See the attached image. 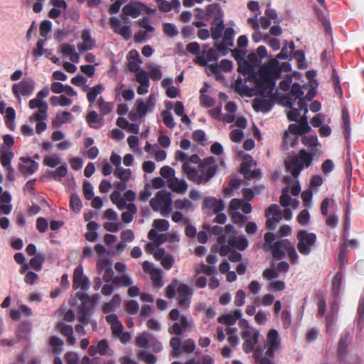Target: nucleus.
<instances>
[{
  "label": "nucleus",
  "instance_id": "nucleus-4",
  "mask_svg": "<svg viewBox=\"0 0 364 364\" xmlns=\"http://www.w3.org/2000/svg\"><path fill=\"white\" fill-rule=\"evenodd\" d=\"M272 257L277 259H283L287 254L292 264L299 263V255L295 247L288 239H282L273 243L271 248Z\"/></svg>",
  "mask_w": 364,
  "mask_h": 364
},
{
  "label": "nucleus",
  "instance_id": "nucleus-22",
  "mask_svg": "<svg viewBox=\"0 0 364 364\" xmlns=\"http://www.w3.org/2000/svg\"><path fill=\"white\" fill-rule=\"evenodd\" d=\"M168 187L175 193H184L188 189V183L183 179L173 177L169 180Z\"/></svg>",
  "mask_w": 364,
  "mask_h": 364
},
{
  "label": "nucleus",
  "instance_id": "nucleus-34",
  "mask_svg": "<svg viewBox=\"0 0 364 364\" xmlns=\"http://www.w3.org/2000/svg\"><path fill=\"white\" fill-rule=\"evenodd\" d=\"M133 281L127 274L114 277L112 279V284L116 287H130L132 285Z\"/></svg>",
  "mask_w": 364,
  "mask_h": 364
},
{
  "label": "nucleus",
  "instance_id": "nucleus-10",
  "mask_svg": "<svg viewBox=\"0 0 364 364\" xmlns=\"http://www.w3.org/2000/svg\"><path fill=\"white\" fill-rule=\"evenodd\" d=\"M73 286L75 289L81 288L83 291L90 288L89 279L83 275V269L81 266L77 267L74 270Z\"/></svg>",
  "mask_w": 364,
  "mask_h": 364
},
{
  "label": "nucleus",
  "instance_id": "nucleus-63",
  "mask_svg": "<svg viewBox=\"0 0 364 364\" xmlns=\"http://www.w3.org/2000/svg\"><path fill=\"white\" fill-rule=\"evenodd\" d=\"M214 360L210 355L203 356L201 360L191 358L188 360L185 364H213Z\"/></svg>",
  "mask_w": 364,
  "mask_h": 364
},
{
  "label": "nucleus",
  "instance_id": "nucleus-54",
  "mask_svg": "<svg viewBox=\"0 0 364 364\" xmlns=\"http://www.w3.org/2000/svg\"><path fill=\"white\" fill-rule=\"evenodd\" d=\"M139 360L144 361L148 364H154L156 362V357L152 354L147 353L144 350H141L138 354Z\"/></svg>",
  "mask_w": 364,
  "mask_h": 364
},
{
  "label": "nucleus",
  "instance_id": "nucleus-50",
  "mask_svg": "<svg viewBox=\"0 0 364 364\" xmlns=\"http://www.w3.org/2000/svg\"><path fill=\"white\" fill-rule=\"evenodd\" d=\"M264 244L262 247V249L264 252H270L275 240V235L271 232H268L264 234Z\"/></svg>",
  "mask_w": 364,
  "mask_h": 364
},
{
  "label": "nucleus",
  "instance_id": "nucleus-55",
  "mask_svg": "<svg viewBox=\"0 0 364 364\" xmlns=\"http://www.w3.org/2000/svg\"><path fill=\"white\" fill-rule=\"evenodd\" d=\"M139 309V304L135 300H129L125 304V311L132 315H135Z\"/></svg>",
  "mask_w": 364,
  "mask_h": 364
},
{
  "label": "nucleus",
  "instance_id": "nucleus-62",
  "mask_svg": "<svg viewBox=\"0 0 364 364\" xmlns=\"http://www.w3.org/2000/svg\"><path fill=\"white\" fill-rule=\"evenodd\" d=\"M161 115L163 117L164 123L167 127L173 128L175 127L176 124L171 112L165 110L162 112Z\"/></svg>",
  "mask_w": 364,
  "mask_h": 364
},
{
  "label": "nucleus",
  "instance_id": "nucleus-58",
  "mask_svg": "<svg viewBox=\"0 0 364 364\" xmlns=\"http://www.w3.org/2000/svg\"><path fill=\"white\" fill-rule=\"evenodd\" d=\"M163 31L169 37H174L178 33V31L175 25L170 23H165L163 24Z\"/></svg>",
  "mask_w": 364,
  "mask_h": 364
},
{
  "label": "nucleus",
  "instance_id": "nucleus-52",
  "mask_svg": "<svg viewBox=\"0 0 364 364\" xmlns=\"http://www.w3.org/2000/svg\"><path fill=\"white\" fill-rule=\"evenodd\" d=\"M293 57L297 61L298 68L299 69H304L307 67V65L306 64L305 62L304 52L303 50H298L294 51Z\"/></svg>",
  "mask_w": 364,
  "mask_h": 364
},
{
  "label": "nucleus",
  "instance_id": "nucleus-20",
  "mask_svg": "<svg viewBox=\"0 0 364 364\" xmlns=\"http://www.w3.org/2000/svg\"><path fill=\"white\" fill-rule=\"evenodd\" d=\"M242 316V311L240 309H235L233 311H231L228 314H225L220 316L218 318V321L220 323H223L225 325L232 326L234 325L237 320L240 319Z\"/></svg>",
  "mask_w": 364,
  "mask_h": 364
},
{
  "label": "nucleus",
  "instance_id": "nucleus-53",
  "mask_svg": "<svg viewBox=\"0 0 364 364\" xmlns=\"http://www.w3.org/2000/svg\"><path fill=\"white\" fill-rule=\"evenodd\" d=\"M136 81L145 87L149 86V79L148 73L143 70H140L136 74Z\"/></svg>",
  "mask_w": 364,
  "mask_h": 364
},
{
  "label": "nucleus",
  "instance_id": "nucleus-57",
  "mask_svg": "<svg viewBox=\"0 0 364 364\" xmlns=\"http://www.w3.org/2000/svg\"><path fill=\"white\" fill-rule=\"evenodd\" d=\"M235 31L232 28H227L224 31L223 41L230 47L233 46Z\"/></svg>",
  "mask_w": 364,
  "mask_h": 364
},
{
  "label": "nucleus",
  "instance_id": "nucleus-9",
  "mask_svg": "<svg viewBox=\"0 0 364 364\" xmlns=\"http://www.w3.org/2000/svg\"><path fill=\"white\" fill-rule=\"evenodd\" d=\"M178 294V306L183 309L190 307L193 291L191 288L185 284H181L177 287Z\"/></svg>",
  "mask_w": 364,
  "mask_h": 364
},
{
  "label": "nucleus",
  "instance_id": "nucleus-19",
  "mask_svg": "<svg viewBox=\"0 0 364 364\" xmlns=\"http://www.w3.org/2000/svg\"><path fill=\"white\" fill-rule=\"evenodd\" d=\"M350 333H344L341 335L338 343L337 354L340 362L343 361L348 353V346L350 341Z\"/></svg>",
  "mask_w": 364,
  "mask_h": 364
},
{
  "label": "nucleus",
  "instance_id": "nucleus-64",
  "mask_svg": "<svg viewBox=\"0 0 364 364\" xmlns=\"http://www.w3.org/2000/svg\"><path fill=\"white\" fill-rule=\"evenodd\" d=\"M65 360L66 364H78L79 358L76 353L70 351L65 354Z\"/></svg>",
  "mask_w": 364,
  "mask_h": 364
},
{
  "label": "nucleus",
  "instance_id": "nucleus-23",
  "mask_svg": "<svg viewBox=\"0 0 364 364\" xmlns=\"http://www.w3.org/2000/svg\"><path fill=\"white\" fill-rule=\"evenodd\" d=\"M31 331V323L28 321H23L18 327L16 331V337L18 340L29 341Z\"/></svg>",
  "mask_w": 364,
  "mask_h": 364
},
{
  "label": "nucleus",
  "instance_id": "nucleus-6",
  "mask_svg": "<svg viewBox=\"0 0 364 364\" xmlns=\"http://www.w3.org/2000/svg\"><path fill=\"white\" fill-rule=\"evenodd\" d=\"M259 337V332L252 329H247L242 332V338L244 340L242 344L243 350L246 353H255L258 343Z\"/></svg>",
  "mask_w": 364,
  "mask_h": 364
},
{
  "label": "nucleus",
  "instance_id": "nucleus-36",
  "mask_svg": "<svg viewBox=\"0 0 364 364\" xmlns=\"http://www.w3.org/2000/svg\"><path fill=\"white\" fill-rule=\"evenodd\" d=\"M6 116H5V124L6 126L11 129V131L14 130L15 124L14 119L16 117V112L13 107H8L5 110Z\"/></svg>",
  "mask_w": 364,
  "mask_h": 364
},
{
  "label": "nucleus",
  "instance_id": "nucleus-27",
  "mask_svg": "<svg viewBox=\"0 0 364 364\" xmlns=\"http://www.w3.org/2000/svg\"><path fill=\"white\" fill-rule=\"evenodd\" d=\"M316 154V150L311 149V152L309 153L305 149H301L299 151L298 155L296 156L299 158V162H301L304 165V167H309L313 161L314 155Z\"/></svg>",
  "mask_w": 364,
  "mask_h": 364
},
{
  "label": "nucleus",
  "instance_id": "nucleus-31",
  "mask_svg": "<svg viewBox=\"0 0 364 364\" xmlns=\"http://www.w3.org/2000/svg\"><path fill=\"white\" fill-rule=\"evenodd\" d=\"M342 129L345 138L348 139L350 136V114L346 108L342 109Z\"/></svg>",
  "mask_w": 364,
  "mask_h": 364
},
{
  "label": "nucleus",
  "instance_id": "nucleus-61",
  "mask_svg": "<svg viewBox=\"0 0 364 364\" xmlns=\"http://www.w3.org/2000/svg\"><path fill=\"white\" fill-rule=\"evenodd\" d=\"M52 23L48 20H44L40 25V34L42 37H46L50 32Z\"/></svg>",
  "mask_w": 364,
  "mask_h": 364
},
{
  "label": "nucleus",
  "instance_id": "nucleus-1",
  "mask_svg": "<svg viewBox=\"0 0 364 364\" xmlns=\"http://www.w3.org/2000/svg\"><path fill=\"white\" fill-rule=\"evenodd\" d=\"M237 72L243 75H250V78L255 83L257 93L264 97L272 95L276 81L281 75V70L277 62L264 64L257 73H255L253 65L245 59L239 61Z\"/></svg>",
  "mask_w": 364,
  "mask_h": 364
},
{
  "label": "nucleus",
  "instance_id": "nucleus-32",
  "mask_svg": "<svg viewBox=\"0 0 364 364\" xmlns=\"http://www.w3.org/2000/svg\"><path fill=\"white\" fill-rule=\"evenodd\" d=\"M127 211L122 213V220L125 223H129L132 221L134 215L137 212V208L135 204L130 203L127 205Z\"/></svg>",
  "mask_w": 364,
  "mask_h": 364
},
{
  "label": "nucleus",
  "instance_id": "nucleus-45",
  "mask_svg": "<svg viewBox=\"0 0 364 364\" xmlns=\"http://www.w3.org/2000/svg\"><path fill=\"white\" fill-rule=\"evenodd\" d=\"M103 90L104 87L101 84H98L92 87L87 95L88 102L90 104H92L96 100L97 95L100 94Z\"/></svg>",
  "mask_w": 364,
  "mask_h": 364
},
{
  "label": "nucleus",
  "instance_id": "nucleus-13",
  "mask_svg": "<svg viewBox=\"0 0 364 364\" xmlns=\"http://www.w3.org/2000/svg\"><path fill=\"white\" fill-rule=\"evenodd\" d=\"M252 158L250 155H245L243 157L242 162L240 166V173L243 174L246 179L250 180L257 178L259 175L258 171H252Z\"/></svg>",
  "mask_w": 364,
  "mask_h": 364
},
{
  "label": "nucleus",
  "instance_id": "nucleus-14",
  "mask_svg": "<svg viewBox=\"0 0 364 364\" xmlns=\"http://www.w3.org/2000/svg\"><path fill=\"white\" fill-rule=\"evenodd\" d=\"M55 329L67 338V343L69 346L75 344L76 339L73 336V328L70 325L60 321L55 324Z\"/></svg>",
  "mask_w": 364,
  "mask_h": 364
},
{
  "label": "nucleus",
  "instance_id": "nucleus-18",
  "mask_svg": "<svg viewBox=\"0 0 364 364\" xmlns=\"http://www.w3.org/2000/svg\"><path fill=\"white\" fill-rule=\"evenodd\" d=\"M285 167L294 178H297L304 168V165L299 162L296 156H293L285 161Z\"/></svg>",
  "mask_w": 364,
  "mask_h": 364
},
{
  "label": "nucleus",
  "instance_id": "nucleus-47",
  "mask_svg": "<svg viewBox=\"0 0 364 364\" xmlns=\"http://www.w3.org/2000/svg\"><path fill=\"white\" fill-rule=\"evenodd\" d=\"M114 174L116 177L119 178L121 181H127L129 180L132 176V171L130 169H124L122 167L116 168L114 171Z\"/></svg>",
  "mask_w": 364,
  "mask_h": 364
},
{
  "label": "nucleus",
  "instance_id": "nucleus-60",
  "mask_svg": "<svg viewBox=\"0 0 364 364\" xmlns=\"http://www.w3.org/2000/svg\"><path fill=\"white\" fill-rule=\"evenodd\" d=\"M178 280L174 279L170 284L166 288V296L168 299L174 298L176 295V291H177Z\"/></svg>",
  "mask_w": 364,
  "mask_h": 364
},
{
  "label": "nucleus",
  "instance_id": "nucleus-59",
  "mask_svg": "<svg viewBox=\"0 0 364 364\" xmlns=\"http://www.w3.org/2000/svg\"><path fill=\"white\" fill-rule=\"evenodd\" d=\"M291 200V198L289 195V187L284 188L279 200L281 205L285 208L288 207L290 205Z\"/></svg>",
  "mask_w": 364,
  "mask_h": 364
},
{
  "label": "nucleus",
  "instance_id": "nucleus-24",
  "mask_svg": "<svg viewBox=\"0 0 364 364\" xmlns=\"http://www.w3.org/2000/svg\"><path fill=\"white\" fill-rule=\"evenodd\" d=\"M188 326V321L185 316H181V322L174 323L173 326L169 328L168 332L171 334H174L176 336H181L183 334L184 331H186Z\"/></svg>",
  "mask_w": 364,
  "mask_h": 364
},
{
  "label": "nucleus",
  "instance_id": "nucleus-46",
  "mask_svg": "<svg viewBox=\"0 0 364 364\" xmlns=\"http://www.w3.org/2000/svg\"><path fill=\"white\" fill-rule=\"evenodd\" d=\"M157 197H159L161 206H166V208L171 206L172 199L171 194L170 193L165 191H159L157 193Z\"/></svg>",
  "mask_w": 364,
  "mask_h": 364
},
{
  "label": "nucleus",
  "instance_id": "nucleus-2",
  "mask_svg": "<svg viewBox=\"0 0 364 364\" xmlns=\"http://www.w3.org/2000/svg\"><path fill=\"white\" fill-rule=\"evenodd\" d=\"M215 163V159L213 156L203 159L197 168L188 163H184L182 165V171L190 181L197 185L206 183L216 173L217 166Z\"/></svg>",
  "mask_w": 364,
  "mask_h": 364
},
{
  "label": "nucleus",
  "instance_id": "nucleus-38",
  "mask_svg": "<svg viewBox=\"0 0 364 364\" xmlns=\"http://www.w3.org/2000/svg\"><path fill=\"white\" fill-rule=\"evenodd\" d=\"M129 54L132 55H135L136 60H129L127 65L128 69L131 72H138L139 71V65L142 63L141 60L140 59L139 55L136 50H132L129 52Z\"/></svg>",
  "mask_w": 364,
  "mask_h": 364
},
{
  "label": "nucleus",
  "instance_id": "nucleus-7",
  "mask_svg": "<svg viewBox=\"0 0 364 364\" xmlns=\"http://www.w3.org/2000/svg\"><path fill=\"white\" fill-rule=\"evenodd\" d=\"M265 217L268 218L266 222L267 229L274 230L277 227V224L282 218V212L278 205H270L265 211Z\"/></svg>",
  "mask_w": 364,
  "mask_h": 364
},
{
  "label": "nucleus",
  "instance_id": "nucleus-39",
  "mask_svg": "<svg viewBox=\"0 0 364 364\" xmlns=\"http://www.w3.org/2000/svg\"><path fill=\"white\" fill-rule=\"evenodd\" d=\"M98 353L101 355L111 356L114 354V351L109 348L107 339L100 340L97 345Z\"/></svg>",
  "mask_w": 364,
  "mask_h": 364
},
{
  "label": "nucleus",
  "instance_id": "nucleus-3",
  "mask_svg": "<svg viewBox=\"0 0 364 364\" xmlns=\"http://www.w3.org/2000/svg\"><path fill=\"white\" fill-rule=\"evenodd\" d=\"M281 339L275 329H271L267 336L264 346H257L254 353V359L258 364H275V353L279 350Z\"/></svg>",
  "mask_w": 364,
  "mask_h": 364
},
{
  "label": "nucleus",
  "instance_id": "nucleus-51",
  "mask_svg": "<svg viewBox=\"0 0 364 364\" xmlns=\"http://www.w3.org/2000/svg\"><path fill=\"white\" fill-rule=\"evenodd\" d=\"M70 208L75 213H79L82 208V202L76 194H72L70 199Z\"/></svg>",
  "mask_w": 364,
  "mask_h": 364
},
{
  "label": "nucleus",
  "instance_id": "nucleus-17",
  "mask_svg": "<svg viewBox=\"0 0 364 364\" xmlns=\"http://www.w3.org/2000/svg\"><path fill=\"white\" fill-rule=\"evenodd\" d=\"M219 55L215 48H210L207 51L203 50L201 55H198L194 62L200 66H206L208 61H217Z\"/></svg>",
  "mask_w": 364,
  "mask_h": 364
},
{
  "label": "nucleus",
  "instance_id": "nucleus-56",
  "mask_svg": "<svg viewBox=\"0 0 364 364\" xmlns=\"http://www.w3.org/2000/svg\"><path fill=\"white\" fill-rule=\"evenodd\" d=\"M153 227L159 231L165 232L169 228V223L165 219H156L153 222Z\"/></svg>",
  "mask_w": 364,
  "mask_h": 364
},
{
  "label": "nucleus",
  "instance_id": "nucleus-30",
  "mask_svg": "<svg viewBox=\"0 0 364 364\" xmlns=\"http://www.w3.org/2000/svg\"><path fill=\"white\" fill-rule=\"evenodd\" d=\"M73 119L72 114L68 112H63L61 114H57L55 117L52 121L53 127H59L63 124L70 122Z\"/></svg>",
  "mask_w": 364,
  "mask_h": 364
},
{
  "label": "nucleus",
  "instance_id": "nucleus-28",
  "mask_svg": "<svg viewBox=\"0 0 364 364\" xmlns=\"http://www.w3.org/2000/svg\"><path fill=\"white\" fill-rule=\"evenodd\" d=\"M87 123L93 129H98L103 125L102 119H100L95 111L90 112L86 117Z\"/></svg>",
  "mask_w": 364,
  "mask_h": 364
},
{
  "label": "nucleus",
  "instance_id": "nucleus-44",
  "mask_svg": "<svg viewBox=\"0 0 364 364\" xmlns=\"http://www.w3.org/2000/svg\"><path fill=\"white\" fill-rule=\"evenodd\" d=\"M301 142L309 147H311L312 149L316 151L317 146H321V144L318 141L316 135L304 136L301 138Z\"/></svg>",
  "mask_w": 364,
  "mask_h": 364
},
{
  "label": "nucleus",
  "instance_id": "nucleus-41",
  "mask_svg": "<svg viewBox=\"0 0 364 364\" xmlns=\"http://www.w3.org/2000/svg\"><path fill=\"white\" fill-rule=\"evenodd\" d=\"M181 339L178 337H173L170 341V346L173 348V356L176 358H178L181 353Z\"/></svg>",
  "mask_w": 364,
  "mask_h": 364
},
{
  "label": "nucleus",
  "instance_id": "nucleus-40",
  "mask_svg": "<svg viewBox=\"0 0 364 364\" xmlns=\"http://www.w3.org/2000/svg\"><path fill=\"white\" fill-rule=\"evenodd\" d=\"M342 282L343 273L341 272H336L332 281V291L334 294H339L341 289Z\"/></svg>",
  "mask_w": 364,
  "mask_h": 364
},
{
  "label": "nucleus",
  "instance_id": "nucleus-15",
  "mask_svg": "<svg viewBox=\"0 0 364 364\" xmlns=\"http://www.w3.org/2000/svg\"><path fill=\"white\" fill-rule=\"evenodd\" d=\"M81 39L82 41V43L77 45V49L80 53L92 50L96 47L95 40L91 37V33L89 29L82 30L81 33Z\"/></svg>",
  "mask_w": 364,
  "mask_h": 364
},
{
  "label": "nucleus",
  "instance_id": "nucleus-29",
  "mask_svg": "<svg viewBox=\"0 0 364 364\" xmlns=\"http://www.w3.org/2000/svg\"><path fill=\"white\" fill-rule=\"evenodd\" d=\"M299 143L298 136H291L288 131H285L282 137V146L284 149L288 150L290 147H294Z\"/></svg>",
  "mask_w": 364,
  "mask_h": 364
},
{
  "label": "nucleus",
  "instance_id": "nucleus-33",
  "mask_svg": "<svg viewBox=\"0 0 364 364\" xmlns=\"http://www.w3.org/2000/svg\"><path fill=\"white\" fill-rule=\"evenodd\" d=\"M121 296L119 294H115L112 297V300L107 303H105L102 306V311L105 314H109L114 311L115 308L120 305Z\"/></svg>",
  "mask_w": 364,
  "mask_h": 364
},
{
  "label": "nucleus",
  "instance_id": "nucleus-49",
  "mask_svg": "<svg viewBox=\"0 0 364 364\" xmlns=\"http://www.w3.org/2000/svg\"><path fill=\"white\" fill-rule=\"evenodd\" d=\"M61 163L57 154L46 156L43 159V164L50 168H55Z\"/></svg>",
  "mask_w": 364,
  "mask_h": 364
},
{
  "label": "nucleus",
  "instance_id": "nucleus-11",
  "mask_svg": "<svg viewBox=\"0 0 364 364\" xmlns=\"http://www.w3.org/2000/svg\"><path fill=\"white\" fill-rule=\"evenodd\" d=\"M20 161L21 163L18 164V171L22 175L27 176L37 171L39 165L30 157H21Z\"/></svg>",
  "mask_w": 364,
  "mask_h": 364
},
{
  "label": "nucleus",
  "instance_id": "nucleus-21",
  "mask_svg": "<svg viewBox=\"0 0 364 364\" xmlns=\"http://www.w3.org/2000/svg\"><path fill=\"white\" fill-rule=\"evenodd\" d=\"M274 102L270 99H264V98H255L252 102L253 109L256 112H269Z\"/></svg>",
  "mask_w": 364,
  "mask_h": 364
},
{
  "label": "nucleus",
  "instance_id": "nucleus-48",
  "mask_svg": "<svg viewBox=\"0 0 364 364\" xmlns=\"http://www.w3.org/2000/svg\"><path fill=\"white\" fill-rule=\"evenodd\" d=\"M150 277L154 287L161 288L164 286L161 269H156L150 274Z\"/></svg>",
  "mask_w": 364,
  "mask_h": 364
},
{
  "label": "nucleus",
  "instance_id": "nucleus-5",
  "mask_svg": "<svg viewBox=\"0 0 364 364\" xmlns=\"http://www.w3.org/2000/svg\"><path fill=\"white\" fill-rule=\"evenodd\" d=\"M296 238L298 240L296 248L299 253L304 256L310 255L317 241L316 235L301 230L297 232Z\"/></svg>",
  "mask_w": 364,
  "mask_h": 364
},
{
  "label": "nucleus",
  "instance_id": "nucleus-42",
  "mask_svg": "<svg viewBox=\"0 0 364 364\" xmlns=\"http://www.w3.org/2000/svg\"><path fill=\"white\" fill-rule=\"evenodd\" d=\"M14 157L12 151H5L4 148L0 149V161L3 167H9L11 166V161Z\"/></svg>",
  "mask_w": 364,
  "mask_h": 364
},
{
  "label": "nucleus",
  "instance_id": "nucleus-25",
  "mask_svg": "<svg viewBox=\"0 0 364 364\" xmlns=\"http://www.w3.org/2000/svg\"><path fill=\"white\" fill-rule=\"evenodd\" d=\"M225 29V25L223 20L215 19L213 21L211 26V38L215 41H218V40L222 37L223 32Z\"/></svg>",
  "mask_w": 364,
  "mask_h": 364
},
{
  "label": "nucleus",
  "instance_id": "nucleus-16",
  "mask_svg": "<svg viewBox=\"0 0 364 364\" xmlns=\"http://www.w3.org/2000/svg\"><path fill=\"white\" fill-rule=\"evenodd\" d=\"M144 8V4L137 1H131L123 7L122 12L126 16L137 18L141 15Z\"/></svg>",
  "mask_w": 364,
  "mask_h": 364
},
{
  "label": "nucleus",
  "instance_id": "nucleus-12",
  "mask_svg": "<svg viewBox=\"0 0 364 364\" xmlns=\"http://www.w3.org/2000/svg\"><path fill=\"white\" fill-rule=\"evenodd\" d=\"M109 23L114 32L120 35L124 40L128 41L132 38V30L129 26H121V21L116 17H111Z\"/></svg>",
  "mask_w": 364,
  "mask_h": 364
},
{
  "label": "nucleus",
  "instance_id": "nucleus-43",
  "mask_svg": "<svg viewBox=\"0 0 364 364\" xmlns=\"http://www.w3.org/2000/svg\"><path fill=\"white\" fill-rule=\"evenodd\" d=\"M98 107L100 112V114L103 116L108 114L113 109V103L107 102L105 101V100L100 97L98 99Z\"/></svg>",
  "mask_w": 364,
  "mask_h": 364
},
{
  "label": "nucleus",
  "instance_id": "nucleus-35",
  "mask_svg": "<svg viewBox=\"0 0 364 364\" xmlns=\"http://www.w3.org/2000/svg\"><path fill=\"white\" fill-rule=\"evenodd\" d=\"M228 244L232 247H236L240 250H244L248 245V242L245 237H230L228 240Z\"/></svg>",
  "mask_w": 364,
  "mask_h": 364
},
{
  "label": "nucleus",
  "instance_id": "nucleus-26",
  "mask_svg": "<svg viewBox=\"0 0 364 364\" xmlns=\"http://www.w3.org/2000/svg\"><path fill=\"white\" fill-rule=\"evenodd\" d=\"M49 346L52 353L58 355L63 350L64 341L56 336H52L49 338Z\"/></svg>",
  "mask_w": 364,
  "mask_h": 364
},
{
  "label": "nucleus",
  "instance_id": "nucleus-8",
  "mask_svg": "<svg viewBox=\"0 0 364 364\" xmlns=\"http://www.w3.org/2000/svg\"><path fill=\"white\" fill-rule=\"evenodd\" d=\"M35 88V82L31 79L23 80L20 83L12 85V92L16 97L20 95H30Z\"/></svg>",
  "mask_w": 364,
  "mask_h": 364
},
{
  "label": "nucleus",
  "instance_id": "nucleus-37",
  "mask_svg": "<svg viewBox=\"0 0 364 364\" xmlns=\"http://www.w3.org/2000/svg\"><path fill=\"white\" fill-rule=\"evenodd\" d=\"M46 260V255L43 253H38L36 256L31 259L30 265L36 271H41L42 265Z\"/></svg>",
  "mask_w": 364,
  "mask_h": 364
}]
</instances>
